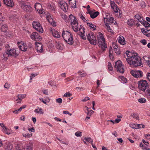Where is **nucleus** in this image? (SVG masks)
I'll return each mask as SVG.
<instances>
[{
    "label": "nucleus",
    "mask_w": 150,
    "mask_h": 150,
    "mask_svg": "<svg viewBox=\"0 0 150 150\" xmlns=\"http://www.w3.org/2000/svg\"><path fill=\"white\" fill-rule=\"evenodd\" d=\"M126 54L128 57L126 58V61L130 65L137 67L140 66L142 64L139 61V57L137 56L136 53H132L129 51H127Z\"/></svg>",
    "instance_id": "nucleus-1"
},
{
    "label": "nucleus",
    "mask_w": 150,
    "mask_h": 150,
    "mask_svg": "<svg viewBox=\"0 0 150 150\" xmlns=\"http://www.w3.org/2000/svg\"><path fill=\"white\" fill-rule=\"evenodd\" d=\"M62 36L64 40L68 44L71 45L74 43L72 34L69 31L63 30Z\"/></svg>",
    "instance_id": "nucleus-2"
},
{
    "label": "nucleus",
    "mask_w": 150,
    "mask_h": 150,
    "mask_svg": "<svg viewBox=\"0 0 150 150\" xmlns=\"http://www.w3.org/2000/svg\"><path fill=\"white\" fill-rule=\"evenodd\" d=\"M98 45L99 47L103 50H105L107 47V46L105 43V40L103 34L99 32L97 36Z\"/></svg>",
    "instance_id": "nucleus-3"
},
{
    "label": "nucleus",
    "mask_w": 150,
    "mask_h": 150,
    "mask_svg": "<svg viewBox=\"0 0 150 150\" xmlns=\"http://www.w3.org/2000/svg\"><path fill=\"white\" fill-rule=\"evenodd\" d=\"M69 21L72 25V29L75 32H77L79 30V28L76 17L71 14L69 15Z\"/></svg>",
    "instance_id": "nucleus-4"
},
{
    "label": "nucleus",
    "mask_w": 150,
    "mask_h": 150,
    "mask_svg": "<svg viewBox=\"0 0 150 150\" xmlns=\"http://www.w3.org/2000/svg\"><path fill=\"white\" fill-rule=\"evenodd\" d=\"M37 11L40 14H42V16L46 15V18L48 22L51 24H52L54 26H56V23L54 21L52 18L51 16L49 13L48 12H45L44 11L45 10H37Z\"/></svg>",
    "instance_id": "nucleus-5"
},
{
    "label": "nucleus",
    "mask_w": 150,
    "mask_h": 150,
    "mask_svg": "<svg viewBox=\"0 0 150 150\" xmlns=\"http://www.w3.org/2000/svg\"><path fill=\"white\" fill-rule=\"evenodd\" d=\"M149 86V85L145 80H141L138 81V88L140 91H144Z\"/></svg>",
    "instance_id": "nucleus-6"
},
{
    "label": "nucleus",
    "mask_w": 150,
    "mask_h": 150,
    "mask_svg": "<svg viewBox=\"0 0 150 150\" xmlns=\"http://www.w3.org/2000/svg\"><path fill=\"white\" fill-rule=\"evenodd\" d=\"M123 65L122 62L120 60L117 61L115 63V68L117 71L121 73L124 72V69L123 67Z\"/></svg>",
    "instance_id": "nucleus-7"
},
{
    "label": "nucleus",
    "mask_w": 150,
    "mask_h": 150,
    "mask_svg": "<svg viewBox=\"0 0 150 150\" xmlns=\"http://www.w3.org/2000/svg\"><path fill=\"white\" fill-rule=\"evenodd\" d=\"M32 25L33 28L37 31L42 33L43 32V29L41 26L40 23L38 21H33L32 23Z\"/></svg>",
    "instance_id": "nucleus-8"
},
{
    "label": "nucleus",
    "mask_w": 150,
    "mask_h": 150,
    "mask_svg": "<svg viewBox=\"0 0 150 150\" xmlns=\"http://www.w3.org/2000/svg\"><path fill=\"white\" fill-rule=\"evenodd\" d=\"M87 39L91 44L94 45H96V38L93 33L91 32L88 34Z\"/></svg>",
    "instance_id": "nucleus-9"
},
{
    "label": "nucleus",
    "mask_w": 150,
    "mask_h": 150,
    "mask_svg": "<svg viewBox=\"0 0 150 150\" xmlns=\"http://www.w3.org/2000/svg\"><path fill=\"white\" fill-rule=\"evenodd\" d=\"M131 74L135 78H141L143 76V73L140 70H133L130 71Z\"/></svg>",
    "instance_id": "nucleus-10"
},
{
    "label": "nucleus",
    "mask_w": 150,
    "mask_h": 150,
    "mask_svg": "<svg viewBox=\"0 0 150 150\" xmlns=\"http://www.w3.org/2000/svg\"><path fill=\"white\" fill-rule=\"evenodd\" d=\"M6 51V54L8 56H12L16 57L18 55V53L17 52L16 50L15 49H8Z\"/></svg>",
    "instance_id": "nucleus-11"
},
{
    "label": "nucleus",
    "mask_w": 150,
    "mask_h": 150,
    "mask_svg": "<svg viewBox=\"0 0 150 150\" xmlns=\"http://www.w3.org/2000/svg\"><path fill=\"white\" fill-rule=\"evenodd\" d=\"M114 19L113 18L110 17L108 15H107L106 17L104 18V21L106 25H109L114 23Z\"/></svg>",
    "instance_id": "nucleus-12"
},
{
    "label": "nucleus",
    "mask_w": 150,
    "mask_h": 150,
    "mask_svg": "<svg viewBox=\"0 0 150 150\" xmlns=\"http://www.w3.org/2000/svg\"><path fill=\"white\" fill-rule=\"evenodd\" d=\"M86 13L89 14L91 17L92 18H95L99 14L98 11H95L91 10H87Z\"/></svg>",
    "instance_id": "nucleus-13"
},
{
    "label": "nucleus",
    "mask_w": 150,
    "mask_h": 150,
    "mask_svg": "<svg viewBox=\"0 0 150 150\" xmlns=\"http://www.w3.org/2000/svg\"><path fill=\"white\" fill-rule=\"evenodd\" d=\"M31 38L34 40L39 41L41 39V37L36 32H33L30 36Z\"/></svg>",
    "instance_id": "nucleus-14"
},
{
    "label": "nucleus",
    "mask_w": 150,
    "mask_h": 150,
    "mask_svg": "<svg viewBox=\"0 0 150 150\" xmlns=\"http://www.w3.org/2000/svg\"><path fill=\"white\" fill-rule=\"evenodd\" d=\"M17 43L20 50L24 52L26 51L27 47L23 42H18Z\"/></svg>",
    "instance_id": "nucleus-15"
},
{
    "label": "nucleus",
    "mask_w": 150,
    "mask_h": 150,
    "mask_svg": "<svg viewBox=\"0 0 150 150\" xmlns=\"http://www.w3.org/2000/svg\"><path fill=\"white\" fill-rule=\"evenodd\" d=\"M79 31H80L79 33V34L80 36L84 40L86 39V38L85 36L84 33V28L81 25H80V28H79Z\"/></svg>",
    "instance_id": "nucleus-16"
},
{
    "label": "nucleus",
    "mask_w": 150,
    "mask_h": 150,
    "mask_svg": "<svg viewBox=\"0 0 150 150\" xmlns=\"http://www.w3.org/2000/svg\"><path fill=\"white\" fill-rule=\"evenodd\" d=\"M59 5L61 9L66 10L68 9L67 3L63 1H60L59 3Z\"/></svg>",
    "instance_id": "nucleus-17"
},
{
    "label": "nucleus",
    "mask_w": 150,
    "mask_h": 150,
    "mask_svg": "<svg viewBox=\"0 0 150 150\" xmlns=\"http://www.w3.org/2000/svg\"><path fill=\"white\" fill-rule=\"evenodd\" d=\"M4 3L8 6L12 7L14 6V3L12 0H3Z\"/></svg>",
    "instance_id": "nucleus-18"
},
{
    "label": "nucleus",
    "mask_w": 150,
    "mask_h": 150,
    "mask_svg": "<svg viewBox=\"0 0 150 150\" xmlns=\"http://www.w3.org/2000/svg\"><path fill=\"white\" fill-rule=\"evenodd\" d=\"M36 49L37 51L38 52H42L43 51L42 45L40 43H36Z\"/></svg>",
    "instance_id": "nucleus-19"
},
{
    "label": "nucleus",
    "mask_w": 150,
    "mask_h": 150,
    "mask_svg": "<svg viewBox=\"0 0 150 150\" xmlns=\"http://www.w3.org/2000/svg\"><path fill=\"white\" fill-rule=\"evenodd\" d=\"M117 40L120 44L124 45L126 44L125 39L122 36L120 35L118 38Z\"/></svg>",
    "instance_id": "nucleus-20"
},
{
    "label": "nucleus",
    "mask_w": 150,
    "mask_h": 150,
    "mask_svg": "<svg viewBox=\"0 0 150 150\" xmlns=\"http://www.w3.org/2000/svg\"><path fill=\"white\" fill-rule=\"evenodd\" d=\"M51 31L52 32V35L55 38H59L60 37V35L57 30H55L53 28H51Z\"/></svg>",
    "instance_id": "nucleus-21"
},
{
    "label": "nucleus",
    "mask_w": 150,
    "mask_h": 150,
    "mask_svg": "<svg viewBox=\"0 0 150 150\" xmlns=\"http://www.w3.org/2000/svg\"><path fill=\"white\" fill-rule=\"evenodd\" d=\"M33 144L30 142L26 144L24 146V150H33Z\"/></svg>",
    "instance_id": "nucleus-22"
},
{
    "label": "nucleus",
    "mask_w": 150,
    "mask_h": 150,
    "mask_svg": "<svg viewBox=\"0 0 150 150\" xmlns=\"http://www.w3.org/2000/svg\"><path fill=\"white\" fill-rule=\"evenodd\" d=\"M21 8L23 9H30L31 7L29 5H25L23 1H21L20 3Z\"/></svg>",
    "instance_id": "nucleus-23"
},
{
    "label": "nucleus",
    "mask_w": 150,
    "mask_h": 150,
    "mask_svg": "<svg viewBox=\"0 0 150 150\" xmlns=\"http://www.w3.org/2000/svg\"><path fill=\"white\" fill-rule=\"evenodd\" d=\"M142 142L145 145H146L147 147H144L143 148V150H149L150 149V146H149V143L147 141H145L144 139L142 140Z\"/></svg>",
    "instance_id": "nucleus-24"
},
{
    "label": "nucleus",
    "mask_w": 150,
    "mask_h": 150,
    "mask_svg": "<svg viewBox=\"0 0 150 150\" xmlns=\"http://www.w3.org/2000/svg\"><path fill=\"white\" fill-rule=\"evenodd\" d=\"M143 92L145 96L148 98H150V88H148L144 91Z\"/></svg>",
    "instance_id": "nucleus-25"
},
{
    "label": "nucleus",
    "mask_w": 150,
    "mask_h": 150,
    "mask_svg": "<svg viewBox=\"0 0 150 150\" xmlns=\"http://www.w3.org/2000/svg\"><path fill=\"white\" fill-rule=\"evenodd\" d=\"M110 5L111 8L113 9H119L114 1H110Z\"/></svg>",
    "instance_id": "nucleus-26"
},
{
    "label": "nucleus",
    "mask_w": 150,
    "mask_h": 150,
    "mask_svg": "<svg viewBox=\"0 0 150 150\" xmlns=\"http://www.w3.org/2000/svg\"><path fill=\"white\" fill-rule=\"evenodd\" d=\"M134 17H135L141 23L142 22V21H143L144 20H143L141 14H136L134 16Z\"/></svg>",
    "instance_id": "nucleus-27"
},
{
    "label": "nucleus",
    "mask_w": 150,
    "mask_h": 150,
    "mask_svg": "<svg viewBox=\"0 0 150 150\" xmlns=\"http://www.w3.org/2000/svg\"><path fill=\"white\" fill-rule=\"evenodd\" d=\"M87 24L88 25L91 29L93 30H95L96 29V26L94 24H92L91 23L87 22Z\"/></svg>",
    "instance_id": "nucleus-28"
},
{
    "label": "nucleus",
    "mask_w": 150,
    "mask_h": 150,
    "mask_svg": "<svg viewBox=\"0 0 150 150\" xmlns=\"http://www.w3.org/2000/svg\"><path fill=\"white\" fill-rule=\"evenodd\" d=\"M2 131L4 133L7 134H10L11 132V131L6 127L2 129Z\"/></svg>",
    "instance_id": "nucleus-29"
},
{
    "label": "nucleus",
    "mask_w": 150,
    "mask_h": 150,
    "mask_svg": "<svg viewBox=\"0 0 150 150\" xmlns=\"http://www.w3.org/2000/svg\"><path fill=\"white\" fill-rule=\"evenodd\" d=\"M1 29L2 31L4 32H6L8 30V26L6 24H2Z\"/></svg>",
    "instance_id": "nucleus-30"
},
{
    "label": "nucleus",
    "mask_w": 150,
    "mask_h": 150,
    "mask_svg": "<svg viewBox=\"0 0 150 150\" xmlns=\"http://www.w3.org/2000/svg\"><path fill=\"white\" fill-rule=\"evenodd\" d=\"M84 142L85 143L87 144L86 143V142H88L92 143L93 142V140L90 137H85L84 139Z\"/></svg>",
    "instance_id": "nucleus-31"
},
{
    "label": "nucleus",
    "mask_w": 150,
    "mask_h": 150,
    "mask_svg": "<svg viewBox=\"0 0 150 150\" xmlns=\"http://www.w3.org/2000/svg\"><path fill=\"white\" fill-rule=\"evenodd\" d=\"M141 23L146 28L150 27V24L147 21L144 20L143 21H142V22Z\"/></svg>",
    "instance_id": "nucleus-32"
},
{
    "label": "nucleus",
    "mask_w": 150,
    "mask_h": 150,
    "mask_svg": "<svg viewBox=\"0 0 150 150\" xmlns=\"http://www.w3.org/2000/svg\"><path fill=\"white\" fill-rule=\"evenodd\" d=\"M134 20L133 19H130L127 21V24L130 26H132L134 23Z\"/></svg>",
    "instance_id": "nucleus-33"
},
{
    "label": "nucleus",
    "mask_w": 150,
    "mask_h": 150,
    "mask_svg": "<svg viewBox=\"0 0 150 150\" xmlns=\"http://www.w3.org/2000/svg\"><path fill=\"white\" fill-rule=\"evenodd\" d=\"M35 9H42L41 5L39 3H36L35 5Z\"/></svg>",
    "instance_id": "nucleus-34"
},
{
    "label": "nucleus",
    "mask_w": 150,
    "mask_h": 150,
    "mask_svg": "<svg viewBox=\"0 0 150 150\" xmlns=\"http://www.w3.org/2000/svg\"><path fill=\"white\" fill-rule=\"evenodd\" d=\"M26 96L25 94H18L17 97L18 98V100H22L25 98Z\"/></svg>",
    "instance_id": "nucleus-35"
},
{
    "label": "nucleus",
    "mask_w": 150,
    "mask_h": 150,
    "mask_svg": "<svg viewBox=\"0 0 150 150\" xmlns=\"http://www.w3.org/2000/svg\"><path fill=\"white\" fill-rule=\"evenodd\" d=\"M119 78L120 79V81L123 83H125L127 82V80L123 76H121Z\"/></svg>",
    "instance_id": "nucleus-36"
},
{
    "label": "nucleus",
    "mask_w": 150,
    "mask_h": 150,
    "mask_svg": "<svg viewBox=\"0 0 150 150\" xmlns=\"http://www.w3.org/2000/svg\"><path fill=\"white\" fill-rule=\"evenodd\" d=\"M138 101L140 103H145L146 102V100L144 98H142L138 99Z\"/></svg>",
    "instance_id": "nucleus-37"
},
{
    "label": "nucleus",
    "mask_w": 150,
    "mask_h": 150,
    "mask_svg": "<svg viewBox=\"0 0 150 150\" xmlns=\"http://www.w3.org/2000/svg\"><path fill=\"white\" fill-rule=\"evenodd\" d=\"M106 28H107V30L109 32H110L111 34H114V32H113L112 30L110 28V26L109 25H105Z\"/></svg>",
    "instance_id": "nucleus-38"
},
{
    "label": "nucleus",
    "mask_w": 150,
    "mask_h": 150,
    "mask_svg": "<svg viewBox=\"0 0 150 150\" xmlns=\"http://www.w3.org/2000/svg\"><path fill=\"white\" fill-rule=\"evenodd\" d=\"M108 69L110 71H112V67L110 62L108 63Z\"/></svg>",
    "instance_id": "nucleus-39"
},
{
    "label": "nucleus",
    "mask_w": 150,
    "mask_h": 150,
    "mask_svg": "<svg viewBox=\"0 0 150 150\" xmlns=\"http://www.w3.org/2000/svg\"><path fill=\"white\" fill-rule=\"evenodd\" d=\"M23 136L25 138H28L31 137L32 135L31 134H30L29 133H27L26 134H23Z\"/></svg>",
    "instance_id": "nucleus-40"
},
{
    "label": "nucleus",
    "mask_w": 150,
    "mask_h": 150,
    "mask_svg": "<svg viewBox=\"0 0 150 150\" xmlns=\"http://www.w3.org/2000/svg\"><path fill=\"white\" fill-rule=\"evenodd\" d=\"M57 48L59 50H62V47L61 45L59 42H57Z\"/></svg>",
    "instance_id": "nucleus-41"
},
{
    "label": "nucleus",
    "mask_w": 150,
    "mask_h": 150,
    "mask_svg": "<svg viewBox=\"0 0 150 150\" xmlns=\"http://www.w3.org/2000/svg\"><path fill=\"white\" fill-rule=\"evenodd\" d=\"M136 125L137 126V129H139L140 128H141V126H142V127L143 128H144L145 127L144 125L142 124H137Z\"/></svg>",
    "instance_id": "nucleus-42"
},
{
    "label": "nucleus",
    "mask_w": 150,
    "mask_h": 150,
    "mask_svg": "<svg viewBox=\"0 0 150 150\" xmlns=\"http://www.w3.org/2000/svg\"><path fill=\"white\" fill-rule=\"evenodd\" d=\"M141 6L142 8H144L146 7V4L145 2H142L141 3Z\"/></svg>",
    "instance_id": "nucleus-43"
},
{
    "label": "nucleus",
    "mask_w": 150,
    "mask_h": 150,
    "mask_svg": "<svg viewBox=\"0 0 150 150\" xmlns=\"http://www.w3.org/2000/svg\"><path fill=\"white\" fill-rule=\"evenodd\" d=\"M131 116L133 117V118H136L137 120L139 119V117L135 113H132L131 114Z\"/></svg>",
    "instance_id": "nucleus-44"
},
{
    "label": "nucleus",
    "mask_w": 150,
    "mask_h": 150,
    "mask_svg": "<svg viewBox=\"0 0 150 150\" xmlns=\"http://www.w3.org/2000/svg\"><path fill=\"white\" fill-rule=\"evenodd\" d=\"M75 135L77 137H80L82 135V133L81 132L78 131L75 133Z\"/></svg>",
    "instance_id": "nucleus-45"
},
{
    "label": "nucleus",
    "mask_w": 150,
    "mask_h": 150,
    "mask_svg": "<svg viewBox=\"0 0 150 150\" xmlns=\"http://www.w3.org/2000/svg\"><path fill=\"white\" fill-rule=\"evenodd\" d=\"M38 73H35V74H32L31 76H30V80H32L33 77H34L38 75Z\"/></svg>",
    "instance_id": "nucleus-46"
},
{
    "label": "nucleus",
    "mask_w": 150,
    "mask_h": 150,
    "mask_svg": "<svg viewBox=\"0 0 150 150\" xmlns=\"http://www.w3.org/2000/svg\"><path fill=\"white\" fill-rule=\"evenodd\" d=\"M40 100L42 102L44 103L47 104L46 102H49L50 101V99H49L48 100H44L43 98H39Z\"/></svg>",
    "instance_id": "nucleus-47"
},
{
    "label": "nucleus",
    "mask_w": 150,
    "mask_h": 150,
    "mask_svg": "<svg viewBox=\"0 0 150 150\" xmlns=\"http://www.w3.org/2000/svg\"><path fill=\"white\" fill-rule=\"evenodd\" d=\"M72 95L69 92H67L66 93H65L64 95V97H69L71 96Z\"/></svg>",
    "instance_id": "nucleus-48"
},
{
    "label": "nucleus",
    "mask_w": 150,
    "mask_h": 150,
    "mask_svg": "<svg viewBox=\"0 0 150 150\" xmlns=\"http://www.w3.org/2000/svg\"><path fill=\"white\" fill-rule=\"evenodd\" d=\"M26 105H23L22 106H21L19 109H18V110L19 112H20L22 110L26 108Z\"/></svg>",
    "instance_id": "nucleus-49"
},
{
    "label": "nucleus",
    "mask_w": 150,
    "mask_h": 150,
    "mask_svg": "<svg viewBox=\"0 0 150 150\" xmlns=\"http://www.w3.org/2000/svg\"><path fill=\"white\" fill-rule=\"evenodd\" d=\"M148 30H145L144 29V28H143V29H141V31L143 33V34L146 35L147 36V32H148Z\"/></svg>",
    "instance_id": "nucleus-50"
},
{
    "label": "nucleus",
    "mask_w": 150,
    "mask_h": 150,
    "mask_svg": "<svg viewBox=\"0 0 150 150\" xmlns=\"http://www.w3.org/2000/svg\"><path fill=\"white\" fill-rule=\"evenodd\" d=\"M114 51L117 54H119L120 53V52L119 48L114 50Z\"/></svg>",
    "instance_id": "nucleus-51"
},
{
    "label": "nucleus",
    "mask_w": 150,
    "mask_h": 150,
    "mask_svg": "<svg viewBox=\"0 0 150 150\" xmlns=\"http://www.w3.org/2000/svg\"><path fill=\"white\" fill-rule=\"evenodd\" d=\"M74 79V78H72L71 76L65 79L64 80L66 81L65 82H66L67 81H71Z\"/></svg>",
    "instance_id": "nucleus-52"
},
{
    "label": "nucleus",
    "mask_w": 150,
    "mask_h": 150,
    "mask_svg": "<svg viewBox=\"0 0 150 150\" xmlns=\"http://www.w3.org/2000/svg\"><path fill=\"white\" fill-rule=\"evenodd\" d=\"M56 101L57 103H61L62 102V98H58L56 100Z\"/></svg>",
    "instance_id": "nucleus-53"
},
{
    "label": "nucleus",
    "mask_w": 150,
    "mask_h": 150,
    "mask_svg": "<svg viewBox=\"0 0 150 150\" xmlns=\"http://www.w3.org/2000/svg\"><path fill=\"white\" fill-rule=\"evenodd\" d=\"M87 75V74L86 73V72H84L82 73V74H80V77H84L85 76H86Z\"/></svg>",
    "instance_id": "nucleus-54"
},
{
    "label": "nucleus",
    "mask_w": 150,
    "mask_h": 150,
    "mask_svg": "<svg viewBox=\"0 0 150 150\" xmlns=\"http://www.w3.org/2000/svg\"><path fill=\"white\" fill-rule=\"evenodd\" d=\"M141 42L143 44V45H145L147 43L146 40L145 39L142 40L141 41Z\"/></svg>",
    "instance_id": "nucleus-55"
},
{
    "label": "nucleus",
    "mask_w": 150,
    "mask_h": 150,
    "mask_svg": "<svg viewBox=\"0 0 150 150\" xmlns=\"http://www.w3.org/2000/svg\"><path fill=\"white\" fill-rule=\"evenodd\" d=\"M136 124H131L130 125V127L133 129H137V126L136 125Z\"/></svg>",
    "instance_id": "nucleus-56"
},
{
    "label": "nucleus",
    "mask_w": 150,
    "mask_h": 150,
    "mask_svg": "<svg viewBox=\"0 0 150 150\" xmlns=\"http://www.w3.org/2000/svg\"><path fill=\"white\" fill-rule=\"evenodd\" d=\"M79 16L80 18L82 19L83 20H84V19L85 20V18L83 16V14H82L81 13H79Z\"/></svg>",
    "instance_id": "nucleus-57"
},
{
    "label": "nucleus",
    "mask_w": 150,
    "mask_h": 150,
    "mask_svg": "<svg viewBox=\"0 0 150 150\" xmlns=\"http://www.w3.org/2000/svg\"><path fill=\"white\" fill-rule=\"evenodd\" d=\"M63 113L64 114H68L70 116H71L72 115V114H71V113H70L69 112L67 111V110H65V111H63Z\"/></svg>",
    "instance_id": "nucleus-58"
},
{
    "label": "nucleus",
    "mask_w": 150,
    "mask_h": 150,
    "mask_svg": "<svg viewBox=\"0 0 150 150\" xmlns=\"http://www.w3.org/2000/svg\"><path fill=\"white\" fill-rule=\"evenodd\" d=\"M146 78L150 81V73H148L146 74Z\"/></svg>",
    "instance_id": "nucleus-59"
},
{
    "label": "nucleus",
    "mask_w": 150,
    "mask_h": 150,
    "mask_svg": "<svg viewBox=\"0 0 150 150\" xmlns=\"http://www.w3.org/2000/svg\"><path fill=\"white\" fill-rule=\"evenodd\" d=\"M89 100V98L88 97H85L83 100H81L85 102L86 101H87L88 100Z\"/></svg>",
    "instance_id": "nucleus-60"
},
{
    "label": "nucleus",
    "mask_w": 150,
    "mask_h": 150,
    "mask_svg": "<svg viewBox=\"0 0 150 150\" xmlns=\"http://www.w3.org/2000/svg\"><path fill=\"white\" fill-rule=\"evenodd\" d=\"M121 121L120 119H116L115 120V123H117Z\"/></svg>",
    "instance_id": "nucleus-61"
},
{
    "label": "nucleus",
    "mask_w": 150,
    "mask_h": 150,
    "mask_svg": "<svg viewBox=\"0 0 150 150\" xmlns=\"http://www.w3.org/2000/svg\"><path fill=\"white\" fill-rule=\"evenodd\" d=\"M38 110L40 111L39 113H40V114H42L44 113V112L43 110H42V108H39Z\"/></svg>",
    "instance_id": "nucleus-62"
},
{
    "label": "nucleus",
    "mask_w": 150,
    "mask_h": 150,
    "mask_svg": "<svg viewBox=\"0 0 150 150\" xmlns=\"http://www.w3.org/2000/svg\"><path fill=\"white\" fill-rule=\"evenodd\" d=\"M25 119V117L24 115H23L20 117V120L22 121H24Z\"/></svg>",
    "instance_id": "nucleus-63"
},
{
    "label": "nucleus",
    "mask_w": 150,
    "mask_h": 150,
    "mask_svg": "<svg viewBox=\"0 0 150 150\" xmlns=\"http://www.w3.org/2000/svg\"><path fill=\"white\" fill-rule=\"evenodd\" d=\"M145 137L148 139H150V134H146Z\"/></svg>",
    "instance_id": "nucleus-64"
}]
</instances>
